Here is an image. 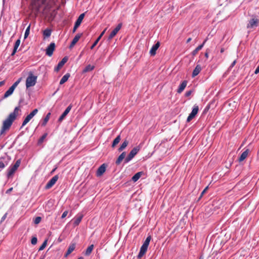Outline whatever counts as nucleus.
<instances>
[{
	"instance_id": "603ef678",
	"label": "nucleus",
	"mask_w": 259,
	"mask_h": 259,
	"mask_svg": "<svg viewBox=\"0 0 259 259\" xmlns=\"http://www.w3.org/2000/svg\"><path fill=\"white\" fill-rule=\"evenodd\" d=\"M13 190V188H10V189H9L8 190H7L6 191V193L7 194H9Z\"/></svg>"
},
{
	"instance_id": "6e6d98bb",
	"label": "nucleus",
	"mask_w": 259,
	"mask_h": 259,
	"mask_svg": "<svg viewBox=\"0 0 259 259\" xmlns=\"http://www.w3.org/2000/svg\"><path fill=\"white\" fill-rule=\"evenodd\" d=\"M205 57H206V58H207L208 57V53L207 52H206V53H205Z\"/></svg>"
},
{
	"instance_id": "9b49d317",
	"label": "nucleus",
	"mask_w": 259,
	"mask_h": 259,
	"mask_svg": "<svg viewBox=\"0 0 259 259\" xmlns=\"http://www.w3.org/2000/svg\"><path fill=\"white\" fill-rule=\"evenodd\" d=\"M55 43L51 42L50 44V45L46 49V54L49 57L52 56L53 54V52L55 50Z\"/></svg>"
},
{
	"instance_id": "72a5a7b5",
	"label": "nucleus",
	"mask_w": 259,
	"mask_h": 259,
	"mask_svg": "<svg viewBox=\"0 0 259 259\" xmlns=\"http://www.w3.org/2000/svg\"><path fill=\"white\" fill-rule=\"evenodd\" d=\"M94 66L91 65L90 64L87 65L83 70V72H87L93 70L94 69Z\"/></svg>"
},
{
	"instance_id": "a878e982",
	"label": "nucleus",
	"mask_w": 259,
	"mask_h": 259,
	"mask_svg": "<svg viewBox=\"0 0 259 259\" xmlns=\"http://www.w3.org/2000/svg\"><path fill=\"white\" fill-rule=\"evenodd\" d=\"M126 155L125 152H123L118 157L115 163L117 165H119L122 160L125 158Z\"/></svg>"
},
{
	"instance_id": "f8f14e48",
	"label": "nucleus",
	"mask_w": 259,
	"mask_h": 259,
	"mask_svg": "<svg viewBox=\"0 0 259 259\" xmlns=\"http://www.w3.org/2000/svg\"><path fill=\"white\" fill-rule=\"evenodd\" d=\"M84 17V14L82 13L79 15L78 18H77V20L76 21L73 29V32H74L76 29L80 25L83 18Z\"/></svg>"
},
{
	"instance_id": "39448f33",
	"label": "nucleus",
	"mask_w": 259,
	"mask_h": 259,
	"mask_svg": "<svg viewBox=\"0 0 259 259\" xmlns=\"http://www.w3.org/2000/svg\"><path fill=\"white\" fill-rule=\"evenodd\" d=\"M46 0H37L33 3L32 5V9L34 11L35 15H37L40 12V5L39 2H40L41 4H45Z\"/></svg>"
},
{
	"instance_id": "13d9d810",
	"label": "nucleus",
	"mask_w": 259,
	"mask_h": 259,
	"mask_svg": "<svg viewBox=\"0 0 259 259\" xmlns=\"http://www.w3.org/2000/svg\"><path fill=\"white\" fill-rule=\"evenodd\" d=\"M199 259H203V257L202 256H200L199 258Z\"/></svg>"
},
{
	"instance_id": "4468645a",
	"label": "nucleus",
	"mask_w": 259,
	"mask_h": 259,
	"mask_svg": "<svg viewBox=\"0 0 259 259\" xmlns=\"http://www.w3.org/2000/svg\"><path fill=\"white\" fill-rule=\"evenodd\" d=\"M71 108H72V106L71 105H69L66 108V109L65 110V111L63 112V113L62 114V115L59 118L58 122H61L62 121V120L64 119V118L66 117V116L70 112V111L71 109Z\"/></svg>"
},
{
	"instance_id": "c85d7f7f",
	"label": "nucleus",
	"mask_w": 259,
	"mask_h": 259,
	"mask_svg": "<svg viewBox=\"0 0 259 259\" xmlns=\"http://www.w3.org/2000/svg\"><path fill=\"white\" fill-rule=\"evenodd\" d=\"M69 76H70V74L69 73H66V74H65L61 79V80L60 81V84H63L65 82H66L68 80Z\"/></svg>"
},
{
	"instance_id": "bf43d9fd",
	"label": "nucleus",
	"mask_w": 259,
	"mask_h": 259,
	"mask_svg": "<svg viewBox=\"0 0 259 259\" xmlns=\"http://www.w3.org/2000/svg\"><path fill=\"white\" fill-rule=\"evenodd\" d=\"M77 259H83V257H79V258H77Z\"/></svg>"
},
{
	"instance_id": "2eb2a0df",
	"label": "nucleus",
	"mask_w": 259,
	"mask_h": 259,
	"mask_svg": "<svg viewBox=\"0 0 259 259\" xmlns=\"http://www.w3.org/2000/svg\"><path fill=\"white\" fill-rule=\"evenodd\" d=\"M68 58L67 57H64L61 61L59 62L57 66L55 68V71H58L67 61Z\"/></svg>"
},
{
	"instance_id": "79ce46f5",
	"label": "nucleus",
	"mask_w": 259,
	"mask_h": 259,
	"mask_svg": "<svg viewBox=\"0 0 259 259\" xmlns=\"http://www.w3.org/2000/svg\"><path fill=\"white\" fill-rule=\"evenodd\" d=\"M20 40L17 39L15 43L14 49L17 50L18 48L19 47V46L20 45Z\"/></svg>"
},
{
	"instance_id": "864d4df0",
	"label": "nucleus",
	"mask_w": 259,
	"mask_h": 259,
	"mask_svg": "<svg viewBox=\"0 0 259 259\" xmlns=\"http://www.w3.org/2000/svg\"><path fill=\"white\" fill-rule=\"evenodd\" d=\"M16 52H17V50L14 49L13 51L11 54V56H14L15 54V53H16Z\"/></svg>"
},
{
	"instance_id": "cd10ccee",
	"label": "nucleus",
	"mask_w": 259,
	"mask_h": 259,
	"mask_svg": "<svg viewBox=\"0 0 259 259\" xmlns=\"http://www.w3.org/2000/svg\"><path fill=\"white\" fill-rule=\"evenodd\" d=\"M143 174L142 171L138 172L136 173L132 178V180L134 182H137L141 177L142 175Z\"/></svg>"
},
{
	"instance_id": "7c9ffc66",
	"label": "nucleus",
	"mask_w": 259,
	"mask_h": 259,
	"mask_svg": "<svg viewBox=\"0 0 259 259\" xmlns=\"http://www.w3.org/2000/svg\"><path fill=\"white\" fill-rule=\"evenodd\" d=\"M51 114L50 112H49L47 114V115L46 116V117L44 119L43 121H42V122L41 123V125L42 126H45L47 124V122H48V121H49V119L50 118Z\"/></svg>"
},
{
	"instance_id": "052dcab7",
	"label": "nucleus",
	"mask_w": 259,
	"mask_h": 259,
	"mask_svg": "<svg viewBox=\"0 0 259 259\" xmlns=\"http://www.w3.org/2000/svg\"><path fill=\"white\" fill-rule=\"evenodd\" d=\"M45 9H44V10H43V11H42V13H45Z\"/></svg>"
},
{
	"instance_id": "58836bf2",
	"label": "nucleus",
	"mask_w": 259,
	"mask_h": 259,
	"mask_svg": "<svg viewBox=\"0 0 259 259\" xmlns=\"http://www.w3.org/2000/svg\"><path fill=\"white\" fill-rule=\"evenodd\" d=\"M30 24L29 25V26L27 27V28L25 30V34H24V38H25L27 37V36H28V35L29 34V32H30Z\"/></svg>"
},
{
	"instance_id": "680f3d73",
	"label": "nucleus",
	"mask_w": 259,
	"mask_h": 259,
	"mask_svg": "<svg viewBox=\"0 0 259 259\" xmlns=\"http://www.w3.org/2000/svg\"><path fill=\"white\" fill-rule=\"evenodd\" d=\"M258 154H259V150H258Z\"/></svg>"
},
{
	"instance_id": "e433bc0d",
	"label": "nucleus",
	"mask_w": 259,
	"mask_h": 259,
	"mask_svg": "<svg viewBox=\"0 0 259 259\" xmlns=\"http://www.w3.org/2000/svg\"><path fill=\"white\" fill-rule=\"evenodd\" d=\"M83 218L82 215H80V216L78 217L74 221V224L75 225H78L80 223L82 219Z\"/></svg>"
},
{
	"instance_id": "49530a36",
	"label": "nucleus",
	"mask_w": 259,
	"mask_h": 259,
	"mask_svg": "<svg viewBox=\"0 0 259 259\" xmlns=\"http://www.w3.org/2000/svg\"><path fill=\"white\" fill-rule=\"evenodd\" d=\"M67 214H68V211H67V210L65 211L62 214L61 218L62 219L65 218L67 216Z\"/></svg>"
},
{
	"instance_id": "7ed1b4c3",
	"label": "nucleus",
	"mask_w": 259,
	"mask_h": 259,
	"mask_svg": "<svg viewBox=\"0 0 259 259\" xmlns=\"http://www.w3.org/2000/svg\"><path fill=\"white\" fill-rule=\"evenodd\" d=\"M21 160H17L13 165H11L7 170V177L10 178L15 172L18 167L20 166Z\"/></svg>"
},
{
	"instance_id": "412c9836",
	"label": "nucleus",
	"mask_w": 259,
	"mask_h": 259,
	"mask_svg": "<svg viewBox=\"0 0 259 259\" xmlns=\"http://www.w3.org/2000/svg\"><path fill=\"white\" fill-rule=\"evenodd\" d=\"M75 248V244L71 243L68 247V248L65 254V257H67Z\"/></svg>"
},
{
	"instance_id": "09e8293b",
	"label": "nucleus",
	"mask_w": 259,
	"mask_h": 259,
	"mask_svg": "<svg viewBox=\"0 0 259 259\" xmlns=\"http://www.w3.org/2000/svg\"><path fill=\"white\" fill-rule=\"evenodd\" d=\"M7 214L8 213H6L3 216V217L1 219V222H3L5 219L6 218H7Z\"/></svg>"
},
{
	"instance_id": "b1692460",
	"label": "nucleus",
	"mask_w": 259,
	"mask_h": 259,
	"mask_svg": "<svg viewBox=\"0 0 259 259\" xmlns=\"http://www.w3.org/2000/svg\"><path fill=\"white\" fill-rule=\"evenodd\" d=\"M81 35V34H77L75 35V36L73 38V40H72L70 45V48H72L75 44L78 41L79 39L80 38Z\"/></svg>"
},
{
	"instance_id": "5fc2aeb1",
	"label": "nucleus",
	"mask_w": 259,
	"mask_h": 259,
	"mask_svg": "<svg viewBox=\"0 0 259 259\" xmlns=\"http://www.w3.org/2000/svg\"><path fill=\"white\" fill-rule=\"evenodd\" d=\"M191 40V38H190H190H188V39H187V41H186V42H187V43H188V42H189Z\"/></svg>"
},
{
	"instance_id": "f03ea898",
	"label": "nucleus",
	"mask_w": 259,
	"mask_h": 259,
	"mask_svg": "<svg viewBox=\"0 0 259 259\" xmlns=\"http://www.w3.org/2000/svg\"><path fill=\"white\" fill-rule=\"evenodd\" d=\"M37 76L34 75L31 72L29 73L26 80V87L28 89L33 87L36 83Z\"/></svg>"
},
{
	"instance_id": "473e14b6",
	"label": "nucleus",
	"mask_w": 259,
	"mask_h": 259,
	"mask_svg": "<svg viewBox=\"0 0 259 259\" xmlns=\"http://www.w3.org/2000/svg\"><path fill=\"white\" fill-rule=\"evenodd\" d=\"M121 140V137L120 135L117 136V137L113 140L112 147H114L117 144L119 143Z\"/></svg>"
},
{
	"instance_id": "f704fd0d",
	"label": "nucleus",
	"mask_w": 259,
	"mask_h": 259,
	"mask_svg": "<svg viewBox=\"0 0 259 259\" xmlns=\"http://www.w3.org/2000/svg\"><path fill=\"white\" fill-rule=\"evenodd\" d=\"M151 239V237L150 235L148 236L146 240H145L144 242L143 243V245H145L146 246H147L148 247L149 245V243H150V241Z\"/></svg>"
},
{
	"instance_id": "4c0bfd02",
	"label": "nucleus",
	"mask_w": 259,
	"mask_h": 259,
	"mask_svg": "<svg viewBox=\"0 0 259 259\" xmlns=\"http://www.w3.org/2000/svg\"><path fill=\"white\" fill-rule=\"evenodd\" d=\"M48 134L47 133H46L45 134H44L38 140V143L39 144H40L41 143H42L44 141V140L46 139V138L47 137Z\"/></svg>"
},
{
	"instance_id": "6e6552de",
	"label": "nucleus",
	"mask_w": 259,
	"mask_h": 259,
	"mask_svg": "<svg viewBox=\"0 0 259 259\" xmlns=\"http://www.w3.org/2000/svg\"><path fill=\"white\" fill-rule=\"evenodd\" d=\"M199 110L198 106L196 104L194 105L191 112L189 115L187 119V122H190L197 114Z\"/></svg>"
},
{
	"instance_id": "dca6fc26",
	"label": "nucleus",
	"mask_w": 259,
	"mask_h": 259,
	"mask_svg": "<svg viewBox=\"0 0 259 259\" xmlns=\"http://www.w3.org/2000/svg\"><path fill=\"white\" fill-rule=\"evenodd\" d=\"M160 46V42L157 41L154 45L152 46L151 49L150 50V54L151 56H154L156 54V51L158 49Z\"/></svg>"
},
{
	"instance_id": "4d7b16f0",
	"label": "nucleus",
	"mask_w": 259,
	"mask_h": 259,
	"mask_svg": "<svg viewBox=\"0 0 259 259\" xmlns=\"http://www.w3.org/2000/svg\"><path fill=\"white\" fill-rule=\"evenodd\" d=\"M224 49L223 48L221 49V53H223V52H224Z\"/></svg>"
},
{
	"instance_id": "6ab92c4d",
	"label": "nucleus",
	"mask_w": 259,
	"mask_h": 259,
	"mask_svg": "<svg viewBox=\"0 0 259 259\" xmlns=\"http://www.w3.org/2000/svg\"><path fill=\"white\" fill-rule=\"evenodd\" d=\"M187 84V81L184 80L179 85V88L177 90V93L179 94L181 93L185 89Z\"/></svg>"
},
{
	"instance_id": "c03bdc74",
	"label": "nucleus",
	"mask_w": 259,
	"mask_h": 259,
	"mask_svg": "<svg viewBox=\"0 0 259 259\" xmlns=\"http://www.w3.org/2000/svg\"><path fill=\"white\" fill-rule=\"evenodd\" d=\"M41 220V217H37L36 218H35V219L34 221V222L35 224H38L40 222Z\"/></svg>"
},
{
	"instance_id": "4be33fe9",
	"label": "nucleus",
	"mask_w": 259,
	"mask_h": 259,
	"mask_svg": "<svg viewBox=\"0 0 259 259\" xmlns=\"http://www.w3.org/2000/svg\"><path fill=\"white\" fill-rule=\"evenodd\" d=\"M107 28H105L102 32V33L100 34V35L99 36V37L97 38V39L95 40V41L93 43V44L92 45V46L91 47V49H93L97 45V44L98 43L99 41L100 40V39L101 38V37H102V36L104 35V34L105 33L106 30Z\"/></svg>"
},
{
	"instance_id": "aec40b11",
	"label": "nucleus",
	"mask_w": 259,
	"mask_h": 259,
	"mask_svg": "<svg viewBox=\"0 0 259 259\" xmlns=\"http://www.w3.org/2000/svg\"><path fill=\"white\" fill-rule=\"evenodd\" d=\"M207 40V38H206L201 45L198 46L194 50H193L192 52V55L193 56H195L198 53V52L202 49Z\"/></svg>"
},
{
	"instance_id": "ddd939ff",
	"label": "nucleus",
	"mask_w": 259,
	"mask_h": 259,
	"mask_svg": "<svg viewBox=\"0 0 259 259\" xmlns=\"http://www.w3.org/2000/svg\"><path fill=\"white\" fill-rule=\"evenodd\" d=\"M122 26V24L119 23L118 25L110 33V35L108 37V40L111 39L113 37H114L119 30L121 29Z\"/></svg>"
},
{
	"instance_id": "20e7f679",
	"label": "nucleus",
	"mask_w": 259,
	"mask_h": 259,
	"mask_svg": "<svg viewBox=\"0 0 259 259\" xmlns=\"http://www.w3.org/2000/svg\"><path fill=\"white\" fill-rule=\"evenodd\" d=\"M139 147H136L134 148L130 152L128 156L124 159V163H126L130 162L134 156L138 153L139 151L140 150Z\"/></svg>"
},
{
	"instance_id": "c9c22d12",
	"label": "nucleus",
	"mask_w": 259,
	"mask_h": 259,
	"mask_svg": "<svg viewBox=\"0 0 259 259\" xmlns=\"http://www.w3.org/2000/svg\"><path fill=\"white\" fill-rule=\"evenodd\" d=\"M43 34L46 37H50L51 34V30L49 29H45L43 32Z\"/></svg>"
},
{
	"instance_id": "5701e85b",
	"label": "nucleus",
	"mask_w": 259,
	"mask_h": 259,
	"mask_svg": "<svg viewBox=\"0 0 259 259\" xmlns=\"http://www.w3.org/2000/svg\"><path fill=\"white\" fill-rule=\"evenodd\" d=\"M201 67L199 65H197L195 69L193 70L192 76L193 77L197 76L201 71Z\"/></svg>"
},
{
	"instance_id": "f3484780",
	"label": "nucleus",
	"mask_w": 259,
	"mask_h": 259,
	"mask_svg": "<svg viewBox=\"0 0 259 259\" xmlns=\"http://www.w3.org/2000/svg\"><path fill=\"white\" fill-rule=\"evenodd\" d=\"M148 247L142 245L140 248V252L138 255V258H141L146 252Z\"/></svg>"
},
{
	"instance_id": "a18cd8bd",
	"label": "nucleus",
	"mask_w": 259,
	"mask_h": 259,
	"mask_svg": "<svg viewBox=\"0 0 259 259\" xmlns=\"http://www.w3.org/2000/svg\"><path fill=\"white\" fill-rule=\"evenodd\" d=\"M193 92H194L193 90H190V91H187L185 93V96L187 97H189Z\"/></svg>"
},
{
	"instance_id": "ea45409f",
	"label": "nucleus",
	"mask_w": 259,
	"mask_h": 259,
	"mask_svg": "<svg viewBox=\"0 0 259 259\" xmlns=\"http://www.w3.org/2000/svg\"><path fill=\"white\" fill-rule=\"evenodd\" d=\"M47 243V240H46L43 243L41 244V245L39 247L38 250H42L46 246Z\"/></svg>"
},
{
	"instance_id": "1a4fd4ad",
	"label": "nucleus",
	"mask_w": 259,
	"mask_h": 259,
	"mask_svg": "<svg viewBox=\"0 0 259 259\" xmlns=\"http://www.w3.org/2000/svg\"><path fill=\"white\" fill-rule=\"evenodd\" d=\"M259 24V19L255 18H253L249 21L247 25V28H253L254 27H257Z\"/></svg>"
},
{
	"instance_id": "bb28decb",
	"label": "nucleus",
	"mask_w": 259,
	"mask_h": 259,
	"mask_svg": "<svg viewBox=\"0 0 259 259\" xmlns=\"http://www.w3.org/2000/svg\"><path fill=\"white\" fill-rule=\"evenodd\" d=\"M14 91V89L11 87L4 94L3 98L5 99L11 96L13 94Z\"/></svg>"
},
{
	"instance_id": "0eeeda50",
	"label": "nucleus",
	"mask_w": 259,
	"mask_h": 259,
	"mask_svg": "<svg viewBox=\"0 0 259 259\" xmlns=\"http://www.w3.org/2000/svg\"><path fill=\"white\" fill-rule=\"evenodd\" d=\"M10 159L7 156L0 157V171L8 165Z\"/></svg>"
},
{
	"instance_id": "c756f323",
	"label": "nucleus",
	"mask_w": 259,
	"mask_h": 259,
	"mask_svg": "<svg viewBox=\"0 0 259 259\" xmlns=\"http://www.w3.org/2000/svg\"><path fill=\"white\" fill-rule=\"evenodd\" d=\"M128 144V142L126 140H124L118 148V151L120 152L123 150L127 147Z\"/></svg>"
},
{
	"instance_id": "e2e57ef3",
	"label": "nucleus",
	"mask_w": 259,
	"mask_h": 259,
	"mask_svg": "<svg viewBox=\"0 0 259 259\" xmlns=\"http://www.w3.org/2000/svg\"><path fill=\"white\" fill-rule=\"evenodd\" d=\"M5 0H3V1H5Z\"/></svg>"
},
{
	"instance_id": "de8ad7c7",
	"label": "nucleus",
	"mask_w": 259,
	"mask_h": 259,
	"mask_svg": "<svg viewBox=\"0 0 259 259\" xmlns=\"http://www.w3.org/2000/svg\"><path fill=\"white\" fill-rule=\"evenodd\" d=\"M208 189V186L206 187L203 190V191L201 192V194L200 195V198H201L202 196L203 195V194L206 192L207 189Z\"/></svg>"
},
{
	"instance_id": "3c124183",
	"label": "nucleus",
	"mask_w": 259,
	"mask_h": 259,
	"mask_svg": "<svg viewBox=\"0 0 259 259\" xmlns=\"http://www.w3.org/2000/svg\"><path fill=\"white\" fill-rule=\"evenodd\" d=\"M259 73V65L256 67V68L255 70L254 73L257 74Z\"/></svg>"
},
{
	"instance_id": "9d476101",
	"label": "nucleus",
	"mask_w": 259,
	"mask_h": 259,
	"mask_svg": "<svg viewBox=\"0 0 259 259\" xmlns=\"http://www.w3.org/2000/svg\"><path fill=\"white\" fill-rule=\"evenodd\" d=\"M59 177L58 175L54 176L46 184L45 188L49 189L52 188L58 180Z\"/></svg>"
},
{
	"instance_id": "8fccbe9b",
	"label": "nucleus",
	"mask_w": 259,
	"mask_h": 259,
	"mask_svg": "<svg viewBox=\"0 0 259 259\" xmlns=\"http://www.w3.org/2000/svg\"><path fill=\"white\" fill-rule=\"evenodd\" d=\"M236 60H234L232 63V64H231L230 66V68H233L234 65L236 64Z\"/></svg>"
},
{
	"instance_id": "37998d69",
	"label": "nucleus",
	"mask_w": 259,
	"mask_h": 259,
	"mask_svg": "<svg viewBox=\"0 0 259 259\" xmlns=\"http://www.w3.org/2000/svg\"><path fill=\"white\" fill-rule=\"evenodd\" d=\"M37 239L36 237H33L31 240V243L33 245H35L37 243Z\"/></svg>"
},
{
	"instance_id": "f257e3e1",
	"label": "nucleus",
	"mask_w": 259,
	"mask_h": 259,
	"mask_svg": "<svg viewBox=\"0 0 259 259\" xmlns=\"http://www.w3.org/2000/svg\"><path fill=\"white\" fill-rule=\"evenodd\" d=\"M20 111V107H16L14 111L11 113L8 117L3 121V126L0 132L1 135L4 134L6 131L10 128L13 122L16 119V117L19 115Z\"/></svg>"
},
{
	"instance_id": "393cba45",
	"label": "nucleus",
	"mask_w": 259,
	"mask_h": 259,
	"mask_svg": "<svg viewBox=\"0 0 259 259\" xmlns=\"http://www.w3.org/2000/svg\"><path fill=\"white\" fill-rule=\"evenodd\" d=\"M249 152V150L248 149H246L240 155L239 160V161H243L247 157Z\"/></svg>"
},
{
	"instance_id": "a19ab883",
	"label": "nucleus",
	"mask_w": 259,
	"mask_h": 259,
	"mask_svg": "<svg viewBox=\"0 0 259 259\" xmlns=\"http://www.w3.org/2000/svg\"><path fill=\"white\" fill-rule=\"evenodd\" d=\"M21 80V78H19L14 84L11 86L14 90L20 83Z\"/></svg>"
},
{
	"instance_id": "2f4dec72",
	"label": "nucleus",
	"mask_w": 259,
	"mask_h": 259,
	"mask_svg": "<svg viewBox=\"0 0 259 259\" xmlns=\"http://www.w3.org/2000/svg\"><path fill=\"white\" fill-rule=\"evenodd\" d=\"M94 248V245L92 244L90 245L86 249L85 252V255H89L92 252Z\"/></svg>"
},
{
	"instance_id": "a211bd4d",
	"label": "nucleus",
	"mask_w": 259,
	"mask_h": 259,
	"mask_svg": "<svg viewBox=\"0 0 259 259\" xmlns=\"http://www.w3.org/2000/svg\"><path fill=\"white\" fill-rule=\"evenodd\" d=\"M106 165L105 164H102L98 169L97 171V176H102L106 170Z\"/></svg>"
},
{
	"instance_id": "423d86ee",
	"label": "nucleus",
	"mask_w": 259,
	"mask_h": 259,
	"mask_svg": "<svg viewBox=\"0 0 259 259\" xmlns=\"http://www.w3.org/2000/svg\"><path fill=\"white\" fill-rule=\"evenodd\" d=\"M37 112L38 110L37 109H35L31 112L23 120L21 127L24 126L37 113Z\"/></svg>"
}]
</instances>
